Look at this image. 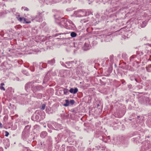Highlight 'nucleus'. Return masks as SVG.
Here are the masks:
<instances>
[{"instance_id": "nucleus-47", "label": "nucleus", "mask_w": 151, "mask_h": 151, "mask_svg": "<svg viewBox=\"0 0 151 151\" xmlns=\"http://www.w3.org/2000/svg\"><path fill=\"white\" fill-rule=\"evenodd\" d=\"M129 76L130 77V80L132 81L134 80L136 78L135 75L134 74L129 75Z\"/></svg>"}, {"instance_id": "nucleus-17", "label": "nucleus", "mask_w": 151, "mask_h": 151, "mask_svg": "<svg viewBox=\"0 0 151 151\" xmlns=\"http://www.w3.org/2000/svg\"><path fill=\"white\" fill-rule=\"evenodd\" d=\"M78 63L76 61H72L66 62L65 64H66L65 67L67 68H70L72 66H74L73 64L76 65Z\"/></svg>"}, {"instance_id": "nucleus-28", "label": "nucleus", "mask_w": 151, "mask_h": 151, "mask_svg": "<svg viewBox=\"0 0 151 151\" xmlns=\"http://www.w3.org/2000/svg\"><path fill=\"white\" fill-rule=\"evenodd\" d=\"M3 143L5 146L9 147L10 144L9 139L7 138L4 139L3 140Z\"/></svg>"}, {"instance_id": "nucleus-52", "label": "nucleus", "mask_w": 151, "mask_h": 151, "mask_svg": "<svg viewBox=\"0 0 151 151\" xmlns=\"http://www.w3.org/2000/svg\"><path fill=\"white\" fill-rule=\"evenodd\" d=\"M40 129V127L39 125H36L34 127V129L36 131H38Z\"/></svg>"}, {"instance_id": "nucleus-14", "label": "nucleus", "mask_w": 151, "mask_h": 151, "mask_svg": "<svg viewBox=\"0 0 151 151\" xmlns=\"http://www.w3.org/2000/svg\"><path fill=\"white\" fill-rule=\"evenodd\" d=\"M76 66H77L76 67L77 72H79L80 73L83 72V68H84V65L83 63H82L80 64V62H78L76 64Z\"/></svg>"}, {"instance_id": "nucleus-56", "label": "nucleus", "mask_w": 151, "mask_h": 151, "mask_svg": "<svg viewBox=\"0 0 151 151\" xmlns=\"http://www.w3.org/2000/svg\"><path fill=\"white\" fill-rule=\"evenodd\" d=\"M61 116L62 117V118L63 119H66L68 117V115H67V114H61Z\"/></svg>"}, {"instance_id": "nucleus-29", "label": "nucleus", "mask_w": 151, "mask_h": 151, "mask_svg": "<svg viewBox=\"0 0 151 151\" xmlns=\"http://www.w3.org/2000/svg\"><path fill=\"white\" fill-rule=\"evenodd\" d=\"M62 137L63 135L61 134H59L57 137L55 138L56 141L57 142V143L61 141Z\"/></svg>"}, {"instance_id": "nucleus-54", "label": "nucleus", "mask_w": 151, "mask_h": 151, "mask_svg": "<svg viewBox=\"0 0 151 151\" xmlns=\"http://www.w3.org/2000/svg\"><path fill=\"white\" fill-rule=\"evenodd\" d=\"M88 21V20L87 19H81L80 21V22L81 23H83L87 22Z\"/></svg>"}, {"instance_id": "nucleus-11", "label": "nucleus", "mask_w": 151, "mask_h": 151, "mask_svg": "<svg viewBox=\"0 0 151 151\" xmlns=\"http://www.w3.org/2000/svg\"><path fill=\"white\" fill-rule=\"evenodd\" d=\"M31 88L33 92L35 93L37 91L44 90V88L42 85H38L35 86L34 85L32 86Z\"/></svg>"}, {"instance_id": "nucleus-4", "label": "nucleus", "mask_w": 151, "mask_h": 151, "mask_svg": "<svg viewBox=\"0 0 151 151\" xmlns=\"http://www.w3.org/2000/svg\"><path fill=\"white\" fill-rule=\"evenodd\" d=\"M109 7L106 9V12L109 13L115 11L119 9V5L114 1H111L109 6Z\"/></svg>"}, {"instance_id": "nucleus-48", "label": "nucleus", "mask_w": 151, "mask_h": 151, "mask_svg": "<svg viewBox=\"0 0 151 151\" xmlns=\"http://www.w3.org/2000/svg\"><path fill=\"white\" fill-rule=\"evenodd\" d=\"M67 141L69 143H70V144H72V143L73 142V140L72 138L70 137H68L67 139Z\"/></svg>"}, {"instance_id": "nucleus-50", "label": "nucleus", "mask_w": 151, "mask_h": 151, "mask_svg": "<svg viewBox=\"0 0 151 151\" xmlns=\"http://www.w3.org/2000/svg\"><path fill=\"white\" fill-rule=\"evenodd\" d=\"M147 71L148 72H151V65H149L147 66L146 68Z\"/></svg>"}, {"instance_id": "nucleus-3", "label": "nucleus", "mask_w": 151, "mask_h": 151, "mask_svg": "<svg viewBox=\"0 0 151 151\" xmlns=\"http://www.w3.org/2000/svg\"><path fill=\"white\" fill-rule=\"evenodd\" d=\"M81 38H79V39L76 42H73L71 44L68 45L67 48L66 50L67 52H69L72 49L73 47L75 48L74 50V51H76L78 49H79L81 47H82V45L81 44Z\"/></svg>"}, {"instance_id": "nucleus-41", "label": "nucleus", "mask_w": 151, "mask_h": 151, "mask_svg": "<svg viewBox=\"0 0 151 151\" xmlns=\"http://www.w3.org/2000/svg\"><path fill=\"white\" fill-rule=\"evenodd\" d=\"M65 103L63 104V105L65 107L68 106L70 105V101L68 99H66L65 100Z\"/></svg>"}, {"instance_id": "nucleus-43", "label": "nucleus", "mask_w": 151, "mask_h": 151, "mask_svg": "<svg viewBox=\"0 0 151 151\" xmlns=\"http://www.w3.org/2000/svg\"><path fill=\"white\" fill-rule=\"evenodd\" d=\"M109 137H106L104 136H103V139H102L101 140L105 142H106L108 139H109Z\"/></svg>"}, {"instance_id": "nucleus-22", "label": "nucleus", "mask_w": 151, "mask_h": 151, "mask_svg": "<svg viewBox=\"0 0 151 151\" xmlns=\"http://www.w3.org/2000/svg\"><path fill=\"white\" fill-rule=\"evenodd\" d=\"M147 55L145 54L144 56L142 58L141 60V62H142V65H145L149 60V58L147 59Z\"/></svg>"}, {"instance_id": "nucleus-20", "label": "nucleus", "mask_w": 151, "mask_h": 151, "mask_svg": "<svg viewBox=\"0 0 151 151\" xmlns=\"http://www.w3.org/2000/svg\"><path fill=\"white\" fill-rule=\"evenodd\" d=\"M109 59L107 58H104L102 60L101 63V65L103 67H107L109 66Z\"/></svg>"}, {"instance_id": "nucleus-5", "label": "nucleus", "mask_w": 151, "mask_h": 151, "mask_svg": "<svg viewBox=\"0 0 151 151\" xmlns=\"http://www.w3.org/2000/svg\"><path fill=\"white\" fill-rule=\"evenodd\" d=\"M48 127L50 129L56 130H59L61 129V125L53 121L48 122L47 124Z\"/></svg>"}, {"instance_id": "nucleus-12", "label": "nucleus", "mask_w": 151, "mask_h": 151, "mask_svg": "<svg viewBox=\"0 0 151 151\" xmlns=\"http://www.w3.org/2000/svg\"><path fill=\"white\" fill-rule=\"evenodd\" d=\"M124 29V28H122L118 31H117L116 32L119 35H123L122 36V38L124 39H126L127 38H128L129 37L127 36H128V32L126 31H125Z\"/></svg>"}, {"instance_id": "nucleus-64", "label": "nucleus", "mask_w": 151, "mask_h": 151, "mask_svg": "<svg viewBox=\"0 0 151 151\" xmlns=\"http://www.w3.org/2000/svg\"><path fill=\"white\" fill-rule=\"evenodd\" d=\"M64 89L63 88H61L59 89V92L60 94H61L63 92V90Z\"/></svg>"}, {"instance_id": "nucleus-45", "label": "nucleus", "mask_w": 151, "mask_h": 151, "mask_svg": "<svg viewBox=\"0 0 151 151\" xmlns=\"http://www.w3.org/2000/svg\"><path fill=\"white\" fill-rule=\"evenodd\" d=\"M130 58L131 61H133L134 62V61H135L136 60V56L135 55H132Z\"/></svg>"}, {"instance_id": "nucleus-27", "label": "nucleus", "mask_w": 151, "mask_h": 151, "mask_svg": "<svg viewBox=\"0 0 151 151\" xmlns=\"http://www.w3.org/2000/svg\"><path fill=\"white\" fill-rule=\"evenodd\" d=\"M147 23L148 21H142L139 25V28L140 29L141 28H143L145 27L147 24Z\"/></svg>"}, {"instance_id": "nucleus-59", "label": "nucleus", "mask_w": 151, "mask_h": 151, "mask_svg": "<svg viewBox=\"0 0 151 151\" xmlns=\"http://www.w3.org/2000/svg\"><path fill=\"white\" fill-rule=\"evenodd\" d=\"M65 33H57L55 34V35L54 36L55 37H57L58 36H59L60 35H63L64 34H65Z\"/></svg>"}, {"instance_id": "nucleus-38", "label": "nucleus", "mask_w": 151, "mask_h": 151, "mask_svg": "<svg viewBox=\"0 0 151 151\" xmlns=\"http://www.w3.org/2000/svg\"><path fill=\"white\" fill-rule=\"evenodd\" d=\"M95 36H93V40L92 42H91V45L93 46H94L97 45L98 43V42H99L98 41V40H96V39H95L94 38V37Z\"/></svg>"}, {"instance_id": "nucleus-42", "label": "nucleus", "mask_w": 151, "mask_h": 151, "mask_svg": "<svg viewBox=\"0 0 151 151\" xmlns=\"http://www.w3.org/2000/svg\"><path fill=\"white\" fill-rule=\"evenodd\" d=\"M64 94L65 95H68L69 94V90L66 88H64L63 90Z\"/></svg>"}, {"instance_id": "nucleus-15", "label": "nucleus", "mask_w": 151, "mask_h": 151, "mask_svg": "<svg viewBox=\"0 0 151 151\" xmlns=\"http://www.w3.org/2000/svg\"><path fill=\"white\" fill-rule=\"evenodd\" d=\"M105 35L101 34V35H98L94 37L95 39H96L98 40V41L100 42H104V40L105 39Z\"/></svg>"}, {"instance_id": "nucleus-39", "label": "nucleus", "mask_w": 151, "mask_h": 151, "mask_svg": "<svg viewBox=\"0 0 151 151\" xmlns=\"http://www.w3.org/2000/svg\"><path fill=\"white\" fill-rule=\"evenodd\" d=\"M55 61L54 59H53L51 60H48L47 61V64L51 65H52L55 63Z\"/></svg>"}, {"instance_id": "nucleus-25", "label": "nucleus", "mask_w": 151, "mask_h": 151, "mask_svg": "<svg viewBox=\"0 0 151 151\" xmlns=\"http://www.w3.org/2000/svg\"><path fill=\"white\" fill-rule=\"evenodd\" d=\"M91 47L89 42H86L84 44L83 50L85 51L87 50L90 48Z\"/></svg>"}, {"instance_id": "nucleus-46", "label": "nucleus", "mask_w": 151, "mask_h": 151, "mask_svg": "<svg viewBox=\"0 0 151 151\" xmlns=\"http://www.w3.org/2000/svg\"><path fill=\"white\" fill-rule=\"evenodd\" d=\"M69 26L70 27V29H73L75 28V25L72 21Z\"/></svg>"}, {"instance_id": "nucleus-16", "label": "nucleus", "mask_w": 151, "mask_h": 151, "mask_svg": "<svg viewBox=\"0 0 151 151\" xmlns=\"http://www.w3.org/2000/svg\"><path fill=\"white\" fill-rule=\"evenodd\" d=\"M23 95L21 94V95L17 96L16 98L17 100L21 103H23L26 101L27 97H25Z\"/></svg>"}, {"instance_id": "nucleus-21", "label": "nucleus", "mask_w": 151, "mask_h": 151, "mask_svg": "<svg viewBox=\"0 0 151 151\" xmlns=\"http://www.w3.org/2000/svg\"><path fill=\"white\" fill-rule=\"evenodd\" d=\"M102 134V132L101 131H96L95 133L94 137L99 138V139L101 140L102 139H103V135Z\"/></svg>"}, {"instance_id": "nucleus-7", "label": "nucleus", "mask_w": 151, "mask_h": 151, "mask_svg": "<svg viewBox=\"0 0 151 151\" xmlns=\"http://www.w3.org/2000/svg\"><path fill=\"white\" fill-rule=\"evenodd\" d=\"M91 14L89 12L84 11L83 10H79L75 11L74 14L76 17H81L89 15Z\"/></svg>"}, {"instance_id": "nucleus-36", "label": "nucleus", "mask_w": 151, "mask_h": 151, "mask_svg": "<svg viewBox=\"0 0 151 151\" xmlns=\"http://www.w3.org/2000/svg\"><path fill=\"white\" fill-rule=\"evenodd\" d=\"M47 134V133L46 131H43L40 134V136L42 138H44L46 137Z\"/></svg>"}, {"instance_id": "nucleus-2", "label": "nucleus", "mask_w": 151, "mask_h": 151, "mask_svg": "<svg viewBox=\"0 0 151 151\" xmlns=\"http://www.w3.org/2000/svg\"><path fill=\"white\" fill-rule=\"evenodd\" d=\"M55 22L61 27H64L67 29H70V27L71 21L67 20L66 19L63 18L59 17L58 15H55Z\"/></svg>"}, {"instance_id": "nucleus-49", "label": "nucleus", "mask_w": 151, "mask_h": 151, "mask_svg": "<svg viewBox=\"0 0 151 151\" xmlns=\"http://www.w3.org/2000/svg\"><path fill=\"white\" fill-rule=\"evenodd\" d=\"M36 97L37 99H41L42 97V94L41 93H38L37 94H35Z\"/></svg>"}, {"instance_id": "nucleus-35", "label": "nucleus", "mask_w": 151, "mask_h": 151, "mask_svg": "<svg viewBox=\"0 0 151 151\" xmlns=\"http://www.w3.org/2000/svg\"><path fill=\"white\" fill-rule=\"evenodd\" d=\"M38 31L37 27H32V35H35L37 34Z\"/></svg>"}, {"instance_id": "nucleus-13", "label": "nucleus", "mask_w": 151, "mask_h": 151, "mask_svg": "<svg viewBox=\"0 0 151 151\" xmlns=\"http://www.w3.org/2000/svg\"><path fill=\"white\" fill-rule=\"evenodd\" d=\"M40 144L42 148L47 149L52 144L51 141L47 140L46 142H40Z\"/></svg>"}, {"instance_id": "nucleus-34", "label": "nucleus", "mask_w": 151, "mask_h": 151, "mask_svg": "<svg viewBox=\"0 0 151 151\" xmlns=\"http://www.w3.org/2000/svg\"><path fill=\"white\" fill-rule=\"evenodd\" d=\"M111 40V35H106L105 39L104 40V42H109Z\"/></svg>"}, {"instance_id": "nucleus-62", "label": "nucleus", "mask_w": 151, "mask_h": 151, "mask_svg": "<svg viewBox=\"0 0 151 151\" xmlns=\"http://www.w3.org/2000/svg\"><path fill=\"white\" fill-rule=\"evenodd\" d=\"M39 1L41 4L43 5H45V0H39Z\"/></svg>"}, {"instance_id": "nucleus-51", "label": "nucleus", "mask_w": 151, "mask_h": 151, "mask_svg": "<svg viewBox=\"0 0 151 151\" xmlns=\"http://www.w3.org/2000/svg\"><path fill=\"white\" fill-rule=\"evenodd\" d=\"M70 36L72 37H75L77 36V34L75 32H72L70 33Z\"/></svg>"}, {"instance_id": "nucleus-26", "label": "nucleus", "mask_w": 151, "mask_h": 151, "mask_svg": "<svg viewBox=\"0 0 151 151\" xmlns=\"http://www.w3.org/2000/svg\"><path fill=\"white\" fill-rule=\"evenodd\" d=\"M18 20L20 22L23 21L24 23L29 24L31 23V21L29 20H27V19L24 17H20Z\"/></svg>"}, {"instance_id": "nucleus-24", "label": "nucleus", "mask_w": 151, "mask_h": 151, "mask_svg": "<svg viewBox=\"0 0 151 151\" xmlns=\"http://www.w3.org/2000/svg\"><path fill=\"white\" fill-rule=\"evenodd\" d=\"M59 1V0H45V4L51 5L54 2L57 3Z\"/></svg>"}, {"instance_id": "nucleus-8", "label": "nucleus", "mask_w": 151, "mask_h": 151, "mask_svg": "<svg viewBox=\"0 0 151 151\" xmlns=\"http://www.w3.org/2000/svg\"><path fill=\"white\" fill-rule=\"evenodd\" d=\"M132 135L133 138L132 139V141L134 143L138 144L141 141V137L137 132H134L132 134Z\"/></svg>"}, {"instance_id": "nucleus-57", "label": "nucleus", "mask_w": 151, "mask_h": 151, "mask_svg": "<svg viewBox=\"0 0 151 151\" xmlns=\"http://www.w3.org/2000/svg\"><path fill=\"white\" fill-rule=\"evenodd\" d=\"M22 73L24 74L25 75H26V76H29V73H28V72L26 70H22Z\"/></svg>"}, {"instance_id": "nucleus-61", "label": "nucleus", "mask_w": 151, "mask_h": 151, "mask_svg": "<svg viewBox=\"0 0 151 151\" xmlns=\"http://www.w3.org/2000/svg\"><path fill=\"white\" fill-rule=\"evenodd\" d=\"M110 0H101V1H102V2L104 3V4H105V3L106 4L108 3V2L110 1Z\"/></svg>"}, {"instance_id": "nucleus-40", "label": "nucleus", "mask_w": 151, "mask_h": 151, "mask_svg": "<svg viewBox=\"0 0 151 151\" xmlns=\"http://www.w3.org/2000/svg\"><path fill=\"white\" fill-rule=\"evenodd\" d=\"M139 62L134 61L133 63V66L135 68H138L139 66Z\"/></svg>"}, {"instance_id": "nucleus-19", "label": "nucleus", "mask_w": 151, "mask_h": 151, "mask_svg": "<svg viewBox=\"0 0 151 151\" xmlns=\"http://www.w3.org/2000/svg\"><path fill=\"white\" fill-rule=\"evenodd\" d=\"M109 68L111 70H112L113 65L114 63V58L113 55H110L109 57Z\"/></svg>"}, {"instance_id": "nucleus-1", "label": "nucleus", "mask_w": 151, "mask_h": 151, "mask_svg": "<svg viewBox=\"0 0 151 151\" xmlns=\"http://www.w3.org/2000/svg\"><path fill=\"white\" fill-rule=\"evenodd\" d=\"M31 126L27 125L25 127L22 132V138L24 141V143L28 144L35 139V137L30 134Z\"/></svg>"}, {"instance_id": "nucleus-55", "label": "nucleus", "mask_w": 151, "mask_h": 151, "mask_svg": "<svg viewBox=\"0 0 151 151\" xmlns=\"http://www.w3.org/2000/svg\"><path fill=\"white\" fill-rule=\"evenodd\" d=\"M99 106H100L99 104H97V108L98 109H99V112H101V111H102V107L101 106V107H99Z\"/></svg>"}, {"instance_id": "nucleus-31", "label": "nucleus", "mask_w": 151, "mask_h": 151, "mask_svg": "<svg viewBox=\"0 0 151 151\" xmlns=\"http://www.w3.org/2000/svg\"><path fill=\"white\" fill-rule=\"evenodd\" d=\"M7 62H3L0 66V70H2V69L5 68L7 69Z\"/></svg>"}, {"instance_id": "nucleus-44", "label": "nucleus", "mask_w": 151, "mask_h": 151, "mask_svg": "<svg viewBox=\"0 0 151 151\" xmlns=\"http://www.w3.org/2000/svg\"><path fill=\"white\" fill-rule=\"evenodd\" d=\"M45 44L47 47H51L52 45V42L51 41H47L45 42Z\"/></svg>"}, {"instance_id": "nucleus-60", "label": "nucleus", "mask_w": 151, "mask_h": 151, "mask_svg": "<svg viewBox=\"0 0 151 151\" xmlns=\"http://www.w3.org/2000/svg\"><path fill=\"white\" fill-rule=\"evenodd\" d=\"M46 106V105L45 104H43L41 107H40V109L42 110H44L45 109Z\"/></svg>"}, {"instance_id": "nucleus-10", "label": "nucleus", "mask_w": 151, "mask_h": 151, "mask_svg": "<svg viewBox=\"0 0 151 151\" xmlns=\"http://www.w3.org/2000/svg\"><path fill=\"white\" fill-rule=\"evenodd\" d=\"M151 148V143L149 141H145L143 143L141 146V151H145Z\"/></svg>"}, {"instance_id": "nucleus-6", "label": "nucleus", "mask_w": 151, "mask_h": 151, "mask_svg": "<svg viewBox=\"0 0 151 151\" xmlns=\"http://www.w3.org/2000/svg\"><path fill=\"white\" fill-rule=\"evenodd\" d=\"M139 103L142 105L151 106V99L148 97L142 96L139 98Z\"/></svg>"}, {"instance_id": "nucleus-18", "label": "nucleus", "mask_w": 151, "mask_h": 151, "mask_svg": "<svg viewBox=\"0 0 151 151\" xmlns=\"http://www.w3.org/2000/svg\"><path fill=\"white\" fill-rule=\"evenodd\" d=\"M34 83V82H31L27 83L25 86V89L26 91L27 92H29L30 90V88L31 86V87L32 86H33Z\"/></svg>"}, {"instance_id": "nucleus-33", "label": "nucleus", "mask_w": 151, "mask_h": 151, "mask_svg": "<svg viewBox=\"0 0 151 151\" xmlns=\"http://www.w3.org/2000/svg\"><path fill=\"white\" fill-rule=\"evenodd\" d=\"M46 113L49 114H52L54 112L53 110L50 108H47L46 109Z\"/></svg>"}, {"instance_id": "nucleus-58", "label": "nucleus", "mask_w": 151, "mask_h": 151, "mask_svg": "<svg viewBox=\"0 0 151 151\" xmlns=\"http://www.w3.org/2000/svg\"><path fill=\"white\" fill-rule=\"evenodd\" d=\"M61 12L60 11H57L56 12V14H54V17H55V15H58L59 17H61L60 16V15H61Z\"/></svg>"}, {"instance_id": "nucleus-23", "label": "nucleus", "mask_w": 151, "mask_h": 151, "mask_svg": "<svg viewBox=\"0 0 151 151\" xmlns=\"http://www.w3.org/2000/svg\"><path fill=\"white\" fill-rule=\"evenodd\" d=\"M40 111L39 110H37L36 111L35 113V114H34L33 117H35V118L36 119V121H38L39 120V116L38 115H37L36 114H38L40 115Z\"/></svg>"}, {"instance_id": "nucleus-63", "label": "nucleus", "mask_w": 151, "mask_h": 151, "mask_svg": "<svg viewBox=\"0 0 151 151\" xmlns=\"http://www.w3.org/2000/svg\"><path fill=\"white\" fill-rule=\"evenodd\" d=\"M102 146H100L99 145H98L97 146H96L95 147L96 149L98 150L99 151H100V150H101V149Z\"/></svg>"}, {"instance_id": "nucleus-30", "label": "nucleus", "mask_w": 151, "mask_h": 151, "mask_svg": "<svg viewBox=\"0 0 151 151\" xmlns=\"http://www.w3.org/2000/svg\"><path fill=\"white\" fill-rule=\"evenodd\" d=\"M78 89L77 88H71L69 90V91L71 93L75 94L78 92Z\"/></svg>"}, {"instance_id": "nucleus-53", "label": "nucleus", "mask_w": 151, "mask_h": 151, "mask_svg": "<svg viewBox=\"0 0 151 151\" xmlns=\"http://www.w3.org/2000/svg\"><path fill=\"white\" fill-rule=\"evenodd\" d=\"M22 10H24V11L26 12H27L29 11V9L27 7L25 6H23L21 8V9Z\"/></svg>"}, {"instance_id": "nucleus-32", "label": "nucleus", "mask_w": 151, "mask_h": 151, "mask_svg": "<svg viewBox=\"0 0 151 151\" xmlns=\"http://www.w3.org/2000/svg\"><path fill=\"white\" fill-rule=\"evenodd\" d=\"M60 130H62V132L66 135H68L69 134V131L67 128H61V129Z\"/></svg>"}, {"instance_id": "nucleus-9", "label": "nucleus", "mask_w": 151, "mask_h": 151, "mask_svg": "<svg viewBox=\"0 0 151 151\" xmlns=\"http://www.w3.org/2000/svg\"><path fill=\"white\" fill-rule=\"evenodd\" d=\"M44 12V11L38 12L37 15L35 17L34 19H32V20L34 22L35 21L39 22H42L43 20L42 17L43 15V13Z\"/></svg>"}, {"instance_id": "nucleus-37", "label": "nucleus", "mask_w": 151, "mask_h": 151, "mask_svg": "<svg viewBox=\"0 0 151 151\" xmlns=\"http://www.w3.org/2000/svg\"><path fill=\"white\" fill-rule=\"evenodd\" d=\"M50 78L49 76L47 75H46L44 78L43 83H45L46 82H47L49 80Z\"/></svg>"}]
</instances>
